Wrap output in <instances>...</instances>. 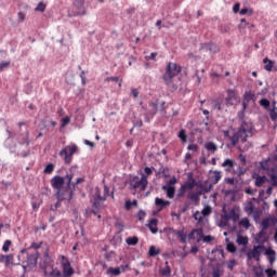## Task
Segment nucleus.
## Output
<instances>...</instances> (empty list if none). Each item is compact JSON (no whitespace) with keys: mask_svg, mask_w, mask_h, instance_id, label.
Returning <instances> with one entry per match:
<instances>
[{"mask_svg":"<svg viewBox=\"0 0 277 277\" xmlns=\"http://www.w3.org/2000/svg\"><path fill=\"white\" fill-rule=\"evenodd\" d=\"M77 150H79V147L77 145H68L60 151V157H62L65 163L69 166V163H71L72 161V155H75Z\"/></svg>","mask_w":277,"mask_h":277,"instance_id":"4","label":"nucleus"},{"mask_svg":"<svg viewBox=\"0 0 277 277\" xmlns=\"http://www.w3.org/2000/svg\"><path fill=\"white\" fill-rule=\"evenodd\" d=\"M206 150H209L210 153H215L217 150V145L213 142H208L205 144Z\"/></svg>","mask_w":277,"mask_h":277,"instance_id":"23","label":"nucleus"},{"mask_svg":"<svg viewBox=\"0 0 277 277\" xmlns=\"http://www.w3.org/2000/svg\"><path fill=\"white\" fill-rule=\"evenodd\" d=\"M260 105L264 107V109H267V107H269V100L267 98L260 100Z\"/></svg>","mask_w":277,"mask_h":277,"instance_id":"48","label":"nucleus"},{"mask_svg":"<svg viewBox=\"0 0 277 277\" xmlns=\"http://www.w3.org/2000/svg\"><path fill=\"white\" fill-rule=\"evenodd\" d=\"M62 201L63 200H60L57 199V202L54 205V206H51V211H57V209H60V207H62Z\"/></svg>","mask_w":277,"mask_h":277,"instance_id":"54","label":"nucleus"},{"mask_svg":"<svg viewBox=\"0 0 277 277\" xmlns=\"http://www.w3.org/2000/svg\"><path fill=\"white\" fill-rule=\"evenodd\" d=\"M62 277H71L75 274V268L70 265V260L66 255L61 256Z\"/></svg>","mask_w":277,"mask_h":277,"instance_id":"6","label":"nucleus"},{"mask_svg":"<svg viewBox=\"0 0 277 277\" xmlns=\"http://www.w3.org/2000/svg\"><path fill=\"white\" fill-rule=\"evenodd\" d=\"M155 170V167H145L144 168V174L146 175V181H148V176H151L153 171Z\"/></svg>","mask_w":277,"mask_h":277,"instance_id":"39","label":"nucleus"},{"mask_svg":"<svg viewBox=\"0 0 277 277\" xmlns=\"http://www.w3.org/2000/svg\"><path fill=\"white\" fill-rule=\"evenodd\" d=\"M14 262V255L13 254H9L6 255V259H4V263L5 265H10V263Z\"/></svg>","mask_w":277,"mask_h":277,"instance_id":"53","label":"nucleus"},{"mask_svg":"<svg viewBox=\"0 0 277 277\" xmlns=\"http://www.w3.org/2000/svg\"><path fill=\"white\" fill-rule=\"evenodd\" d=\"M47 10V4L44 2H39L36 6L35 12H44Z\"/></svg>","mask_w":277,"mask_h":277,"instance_id":"43","label":"nucleus"},{"mask_svg":"<svg viewBox=\"0 0 277 277\" xmlns=\"http://www.w3.org/2000/svg\"><path fill=\"white\" fill-rule=\"evenodd\" d=\"M240 8H241V4L236 3V4L234 5V8H233L234 14H237V12H239V9H240Z\"/></svg>","mask_w":277,"mask_h":277,"instance_id":"60","label":"nucleus"},{"mask_svg":"<svg viewBox=\"0 0 277 277\" xmlns=\"http://www.w3.org/2000/svg\"><path fill=\"white\" fill-rule=\"evenodd\" d=\"M188 237L189 239H201L202 237H205V232L202 230V228L193 229Z\"/></svg>","mask_w":277,"mask_h":277,"instance_id":"13","label":"nucleus"},{"mask_svg":"<svg viewBox=\"0 0 277 277\" xmlns=\"http://www.w3.org/2000/svg\"><path fill=\"white\" fill-rule=\"evenodd\" d=\"M261 226L262 232L260 233V235H263V230H267V228H269V220H263Z\"/></svg>","mask_w":277,"mask_h":277,"instance_id":"42","label":"nucleus"},{"mask_svg":"<svg viewBox=\"0 0 277 277\" xmlns=\"http://www.w3.org/2000/svg\"><path fill=\"white\" fill-rule=\"evenodd\" d=\"M263 64H265L264 70H266L267 72H272V70H274V65L276 64V62L269 60L268 57H265L263 60Z\"/></svg>","mask_w":277,"mask_h":277,"instance_id":"16","label":"nucleus"},{"mask_svg":"<svg viewBox=\"0 0 277 277\" xmlns=\"http://www.w3.org/2000/svg\"><path fill=\"white\" fill-rule=\"evenodd\" d=\"M173 234L176 235V237L180 239L181 243H187V235L184 230H173Z\"/></svg>","mask_w":277,"mask_h":277,"instance_id":"17","label":"nucleus"},{"mask_svg":"<svg viewBox=\"0 0 277 277\" xmlns=\"http://www.w3.org/2000/svg\"><path fill=\"white\" fill-rule=\"evenodd\" d=\"M222 168H225V172H230L235 168V162L230 159H225L222 163Z\"/></svg>","mask_w":277,"mask_h":277,"instance_id":"18","label":"nucleus"},{"mask_svg":"<svg viewBox=\"0 0 277 277\" xmlns=\"http://www.w3.org/2000/svg\"><path fill=\"white\" fill-rule=\"evenodd\" d=\"M38 256H39L38 252L27 255L26 263L28 267H36V265H38Z\"/></svg>","mask_w":277,"mask_h":277,"instance_id":"10","label":"nucleus"},{"mask_svg":"<svg viewBox=\"0 0 277 277\" xmlns=\"http://www.w3.org/2000/svg\"><path fill=\"white\" fill-rule=\"evenodd\" d=\"M181 70H183V67L179 64L172 62L168 63L162 79L170 90H179V85L174 84V77H177Z\"/></svg>","mask_w":277,"mask_h":277,"instance_id":"3","label":"nucleus"},{"mask_svg":"<svg viewBox=\"0 0 277 277\" xmlns=\"http://www.w3.org/2000/svg\"><path fill=\"white\" fill-rule=\"evenodd\" d=\"M126 243L128 246H137V243H140V238H137V236L129 237L126 239Z\"/></svg>","mask_w":277,"mask_h":277,"instance_id":"26","label":"nucleus"},{"mask_svg":"<svg viewBox=\"0 0 277 277\" xmlns=\"http://www.w3.org/2000/svg\"><path fill=\"white\" fill-rule=\"evenodd\" d=\"M263 183H265V177H261V176L256 177L255 180L256 187H262Z\"/></svg>","mask_w":277,"mask_h":277,"instance_id":"51","label":"nucleus"},{"mask_svg":"<svg viewBox=\"0 0 277 277\" xmlns=\"http://www.w3.org/2000/svg\"><path fill=\"white\" fill-rule=\"evenodd\" d=\"M236 241L238 246H248V237L238 236Z\"/></svg>","mask_w":277,"mask_h":277,"instance_id":"33","label":"nucleus"},{"mask_svg":"<svg viewBox=\"0 0 277 277\" xmlns=\"http://www.w3.org/2000/svg\"><path fill=\"white\" fill-rule=\"evenodd\" d=\"M222 181V172L221 171H210V182L213 185H217Z\"/></svg>","mask_w":277,"mask_h":277,"instance_id":"11","label":"nucleus"},{"mask_svg":"<svg viewBox=\"0 0 277 277\" xmlns=\"http://www.w3.org/2000/svg\"><path fill=\"white\" fill-rule=\"evenodd\" d=\"M107 196H109V187L104 186V196L102 197V199L107 200Z\"/></svg>","mask_w":277,"mask_h":277,"instance_id":"56","label":"nucleus"},{"mask_svg":"<svg viewBox=\"0 0 277 277\" xmlns=\"http://www.w3.org/2000/svg\"><path fill=\"white\" fill-rule=\"evenodd\" d=\"M51 187L56 189V198L57 200H72V190L70 189L72 187V174H67L64 177L60 175H55L50 181Z\"/></svg>","mask_w":277,"mask_h":277,"instance_id":"2","label":"nucleus"},{"mask_svg":"<svg viewBox=\"0 0 277 277\" xmlns=\"http://www.w3.org/2000/svg\"><path fill=\"white\" fill-rule=\"evenodd\" d=\"M225 103L228 107L237 105V103H239V97H237V93L235 92V90H227V97L225 98Z\"/></svg>","mask_w":277,"mask_h":277,"instance_id":"9","label":"nucleus"},{"mask_svg":"<svg viewBox=\"0 0 277 277\" xmlns=\"http://www.w3.org/2000/svg\"><path fill=\"white\" fill-rule=\"evenodd\" d=\"M225 220H233V222H239V213L235 210H230L227 215H225Z\"/></svg>","mask_w":277,"mask_h":277,"instance_id":"20","label":"nucleus"},{"mask_svg":"<svg viewBox=\"0 0 277 277\" xmlns=\"http://www.w3.org/2000/svg\"><path fill=\"white\" fill-rule=\"evenodd\" d=\"M179 137L182 142H187V132H185V130H181L179 132Z\"/></svg>","mask_w":277,"mask_h":277,"instance_id":"46","label":"nucleus"},{"mask_svg":"<svg viewBox=\"0 0 277 277\" xmlns=\"http://www.w3.org/2000/svg\"><path fill=\"white\" fill-rule=\"evenodd\" d=\"M157 52H151L149 56H146V60H156Z\"/></svg>","mask_w":277,"mask_h":277,"instance_id":"63","label":"nucleus"},{"mask_svg":"<svg viewBox=\"0 0 277 277\" xmlns=\"http://www.w3.org/2000/svg\"><path fill=\"white\" fill-rule=\"evenodd\" d=\"M155 205H156V207H160L159 211H161V210L166 209V207H170V201L163 200V199L157 197L155 199Z\"/></svg>","mask_w":277,"mask_h":277,"instance_id":"15","label":"nucleus"},{"mask_svg":"<svg viewBox=\"0 0 277 277\" xmlns=\"http://www.w3.org/2000/svg\"><path fill=\"white\" fill-rule=\"evenodd\" d=\"M158 224H159V220H157V219H151L148 221L147 228H149V230H150V233H153V235H157V233H159V228H157Z\"/></svg>","mask_w":277,"mask_h":277,"instance_id":"12","label":"nucleus"},{"mask_svg":"<svg viewBox=\"0 0 277 277\" xmlns=\"http://www.w3.org/2000/svg\"><path fill=\"white\" fill-rule=\"evenodd\" d=\"M107 274H108L109 276H120V274H122V271H120V267H116V268L109 267V268L107 269Z\"/></svg>","mask_w":277,"mask_h":277,"instance_id":"24","label":"nucleus"},{"mask_svg":"<svg viewBox=\"0 0 277 277\" xmlns=\"http://www.w3.org/2000/svg\"><path fill=\"white\" fill-rule=\"evenodd\" d=\"M161 254V249H157L155 246L149 247L148 256H157Z\"/></svg>","mask_w":277,"mask_h":277,"instance_id":"25","label":"nucleus"},{"mask_svg":"<svg viewBox=\"0 0 277 277\" xmlns=\"http://www.w3.org/2000/svg\"><path fill=\"white\" fill-rule=\"evenodd\" d=\"M212 212H213V209L211 208V206H206L202 209L201 214L203 215V217H207V216L211 215Z\"/></svg>","mask_w":277,"mask_h":277,"instance_id":"32","label":"nucleus"},{"mask_svg":"<svg viewBox=\"0 0 277 277\" xmlns=\"http://www.w3.org/2000/svg\"><path fill=\"white\" fill-rule=\"evenodd\" d=\"M261 252H263V247L259 245L254 246L253 249L247 253V259L249 261H252V259H254V261H261Z\"/></svg>","mask_w":277,"mask_h":277,"instance_id":"8","label":"nucleus"},{"mask_svg":"<svg viewBox=\"0 0 277 277\" xmlns=\"http://www.w3.org/2000/svg\"><path fill=\"white\" fill-rule=\"evenodd\" d=\"M253 274L255 277H263L264 276V271L261 266H254L253 267Z\"/></svg>","mask_w":277,"mask_h":277,"instance_id":"29","label":"nucleus"},{"mask_svg":"<svg viewBox=\"0 0 277 277\" xmlns=\"http://www.w3.org/2000/svg\"><path fill=\"white\" fill-rule=\"evenodd\" d=\"M3 68H10V61H4L0 63V72H3Z\"/></svg>","mask_w":277,"mask_h":277,"instance_id":"52","label":"nucleus"},{"mask_svg":"<svg viewBox=\"0 0 277 277\" xmlns=\"http://www.w3.org/2000/svg\"><path fill=\"white\" fill-rule=\"evenodd\" d=\"M269 116H271V120H272L273 122H276V120H277V110H276V108H273V109L269 111Z\"/></svg>","mask_w":277,"mask_h":277,"instance_id":"47","label":"nucleus"},{"mask_svg":"<svg viewBox=\"0 0 277 277\" xmlns=\"http://www.w3.org/2000/svg\"><path fill=\"white\" fill-rule=\"evenodd\" d=\"M254 209L255 207H254V203H252V201H249L245 207L246 213H254Z\"/></svg>","mask_w":277,"mask_h":277,"instance_id":"34","label":"nucleus"},{"mask_svg":"<svg viewBox=\"0 0 277 277\" xmlns=\"http://www.w3.org/2000/svg\"><path fill=\"white\" fill-rule=\"evenodd\" d=\"M203 241H205L206 243H209V242L213 241V236H205V237H203Z\"/></svg>","mask_w":277,"mask_h":277,"instance_id":"62","label":"nucleus"},{"mask_svg":"<svg viewBox=\"0 0 277 277\" xmlns=\"http://www.w3.org/2000/svg\"><path fill=\"white\" fill-rule=\"evenodd\" d=\"M269 176H271L272 185H274V187H277V171H272Z\"/></svg>","mask_w":277,"mask_h":277,"instance_id":"36","label":"nucleus"},{"mask_svg":"<svg viewBox=\"0 0 277 277\" xmlns=\"http://www.w3.org/2000/svg\"><path fill=\"white\" fill-rule=\"evenodd\" d=\"M238 118L242 121L237 131L233 128L223 130L224 140L229 142L230 146H237L238 142L246 144L249 135H252V123L243 120L246 118V110L238 113Z\"/></svg>","mask_w":277,"mask_h":277,"instance_id":"1","label":"nucleus"},{"mask_svg":"<svg viewBox=\"0 0 277 277\" xmlns=\"http://www.w3.org/2000/svg\"><path fill=\"white\" fill-rule=\"evenodd\" d=\"M137 217L140 220V222H142L144 220V217H146V212L144 210H140L137 213Z\"/></svg>","mask_w":277,"mask_h":277,"instance_id":"55","label":"nucleus"},{"mask_svg":"<svg viewBox=\"0 0 277 277\" xmlns=\"http://www.w3.org/2000/svg\"><path fill=\"white\" fill-rule=\"evenodd\" d=\"M227 252L235 253L237 252V247L233 242H228L226 247Z\"/></svg>","mask_w":277,"mask_h":277,"instance_id":"41","label":"nucleus"},{"mask_svg":"<svg viewBox=\"0 0 277 277\" xmlns=\"http://www.w3.org/2000/svg\"><path fill=\"white\" fill-rule=\"evenodd\" d=\"M246 103H250V101H254V94H252L251 92H246L245 93V100Z\"/></svg>","mask_w":277,"mask_h":277,"instance_id":"44","label":"nucleus"},{"mask_svg":"<svg viewBox=\"0 0 277 277\" xmlns=\"http://www.w3.org/2000/svg\"><path fill=\"white\" fill-rule=\"evenodd\" d=\"M239 225L248 229L250 228V220L248 217H243L239 221Z\"/></svg>","mask_w":277,"mask_h":277,"instance_id":"35","label":"nucleus"},{"mask_svg":"<svg viewBox=\"0 0 277 277\" xmlns=\"http://www.w3.org/2000/svg\"><path fill=\"white\" fill-rule=\"evenodd\" d=\"M266 254L268 256L269 263H274V261H276V251H274V250H266Z\"/></svg>","mask_w":277,"mask_h":277,"instance_id":"30","label":"nucleus"},{"mask_svg":"<svg viewBox=\"0 0 277 277\" xmlns=\"http://www.w3.org/2000/svg\"><path fill=\"white\" fill-rule=\"evenodd\" d=\"M266 274L268 277H274L276 276V271L272 269V268H267L266 271Z\"/></svg>","mask_w":277,"mask_h":277,"instance_id":"57","label":"nucleus"},{"mask_svg":"<svg viewBox=\"0 0 277 277\" xmlns=\"http://www.w3.org/2000/svg\"><path fill=\"white\" fill-rule=\"evenodd\" d=\"M199 196L200 195L198 193H190L188 195V199L192 200L193 202H198Z\"/></svg>","mask_w":277,"mask_h":277,"instance_id":"45","label":"nucleus"},{"mask_svg":"<svg viewBox=\"0 0 277 277\" xmlns=\"http://www.w3.org/2000/svg\"><path fill=\"white\" fill-rule=\"evenodd\" d=\"M171 272L172 271L170 268V265H168V262H166V266L160 269V275L161 276H170Z\"/></svg>","mask_w":277,"mask_h":277,"instance_id":"28","label":"nucleus"},{"mask_svg":"<svg viewBox=\"0 0 277 277\" xmlns=\"http://www.w3.org/2000/svg\"><path fill=\"white\" fill-rule=\"evenodd\" d=\"M194 220H196L197 222H202V220H205V216L202 215V212L200 211H196L193 215Z\"/></svg>","mask_w":277,"mask_h":277,"instance_id":"40","label":"nucleus"},{"mask_svg":"<svg viewBox=\"0 0 277 277\" xmlns=\"http://www.w3.org/2000/svg\"><path fill=\"white\" fill-rule=\"evenodd\" d=\"M105 81H107V82H109V81L118 82V81H120V79L118 77H108V78L105 79Z\"/></svg>","mask_w":277,"mask_h":277,"instance_id":"61","label":"nucleus"},{"mask_svg":"<svg viewBox=\"0 0 277 277\" xmlns=\"http://www.w3.org/2000/svg\"><path fill=\"white\" fill-rule=\"evenodd\" d=\"M54 170H55V164L49 163L48 166H45L43 173L44 174H53Z\"/></svg>","mask_w":277,"mask_h":277,"instance_id":"31","label":"nucleus"},{"mask_svg":"<svg viewBox=\"0 0 277 277\" xmlns=\"http://www.w3.org/2000/svg\"><path fill=\"white\" fill-rule=\"evenodd\" d=\"M158 105L159 104L157 102H150L149 103L150 110L146 114V116H149V118H155L158 111Z\"/></svg>","mask_w":277,"mask_h":277,"instance_id":"14","label":"nucleus"},{"mask_svg":"<svg viewBox=\"0 0 277 277\" xmlns=\"http://www.w3.org/2000/svg\"><path fill=\"white\" fill-rule=\"evenodd\" d=\"M104 201L103 197H101V194H97L96 197L93 200V208L94 209H101V202Z\"/></svg>","mask_w":277,"mask_h":277,"instance_id":"27","label":"nucleus"},{"mask_svg":"<svg viewBox=\"0 0 277 277\" xmlns=\"http://www.w3.org/2000/svg\"><path fill=\"white\" fill-rule=\"evenodd\" d=\"M187 192V189L182 185L177 192V198H183V196H185V193Z\"/></svg>","mask_w":277,"mask_h":277,"instance_id":"49","label":"nucleus"},{"mask_svg":"<svg viewBox=\"0 0 277 277\" xmlns=\"http://www.w3.org/2000/svg\"><path fill=\"white\" fill-rule=\"evenodd\" d=\"M40 248H42V242H32L30 247L23 249L21 252L22 254H27L28 250H40Z\"/></svg>","mask_w":277,"mask_h":277,"instance_id":"19","label":"nucleus"},{"mask_svg":"<svg viewBox=\"0 0 277 277\" xmlns=\"http://www.w3.org/2000/svg\"><path fill=\"white\" fill-rule=\"evenodd\" d=\"M44 277H62V271L53 265L42 267Z\"/></svg>","mask_w":277,"mask_h":277,"instance_id":"7","label":"nucleus"},{"mask_svg":"<svg viewBox=\"0 0 277 277\" xmlns=\"http://www.w3.org/2000/svg\"><path fill=\"white\" fill-rule=\"evenodd\" d=\"M186 189H194L196 187V180L192 176L188 177L185 184H182Z\"/></svg>","mask_w":277,"mask_h":277,"instance_id":"21","label":"nucleus"},{"mask_svg":"<svg viewBox=\"0 0 277 277\" xmlns=\"http://www.w3.org/2000/svg\"><path fill=\"white\" fill-rule=\"evenodd\" d=\"M132 189H140L141 192H146L148 187V180H146L145 174H141V179L138 176H134L132 180Z\"/></svg>","mask_w":277,"mask_h":277,"instance_id":"5","label":"nucleus"},{"mask_svg":"<svg viewBox=\"0 0 277 277\" xmlns=\"http://www.w3.org/2000/svg\"><path fill=\"white\" fill-rule=\"evenodd\" d=\"M131 94L133 98H137L140 96V91H137V89H132Z\"/></svg>","mask_w":277,"mask_h":277,"instance_id":"58","label":"nucleus"},{"mask_svg":"<svg viewBox=\"0 0 277 277\" xmlns=\"http://www.w3.org/2000/svg\"><path fill=\"white\" fill-rule=\"evenodd\" d=\"M11 247H12V240H5L2 246V252H10Z\"/></svg>","mask_w":277,"mask_h":277,"instance_id":"37","label":"nucleus"},{"mask_svg":"<svg viewBox=\"0 0 277 277\" xmlns=\"http://www.w3.org/2000/svg\"><path fill=\"white\" fill-rule=\"evenodd\" d=\"M162 189L167 190L168 198H174V194L176 192V188L174 186H163Z\"/></svg>","mask_w":277,"mask_h":277,"instance_id":"22","label":"nucleus"},{"mask_svg":"<svg viewBox=\"0 0 277 277\" xmlns=\"http://www.w3.org/2000/svg\"><path fill=\"white\" fill-rule=\"evenodd\" d=\"M17 16H18V18H19V23H23V22L25 21V13L19 12V13L17 14Z\"/></svg>","mask_w":277,"mask_h":277,"instance_id":"64","label":"nucleus"},{"mask_svg":"<svg viewBox=\"0 0 277 277\" xmlns=\"http://www.w3.org/2000/svg\"><path fill=\"white\" fill-rule=\"evenodd\" d=\"M187 149H188V150H198V145H196V144H189V145L187 146Z\"/></svg>","mask_w":277,"mask_h":277,"instance_id":"59","label":"nucleus"},{"mask_svg":"<svg viewBox=\"0 0 277 277\" xmlns=\"http://www.w3.org/2000/svg\"><path fill=\"white\" fill-rule=\"evenodd\" d=\"M239 14L241 16H246V14H249V16H252V14H254V11L252 9L245 8L240 10Z\"/></svg>","mask_w":277,"mask_h":277,"instance_id":"38","label":"nucleus"},{"mask_svg":"<svg viewBox=\"0 0 277 277\" xmlns=\"http://www.w3.org/2000/svg\"><path fill=\"white\" fill-rule=\"evenodd\" d=\"M207 47L209 48V51L212 53H217V51H220V49L216 48V45L213 43H208Z\"/></svg>","mask_w":277,"mask_h":277,"instance_id":"50","label":"nucleus"}]
</instances>
